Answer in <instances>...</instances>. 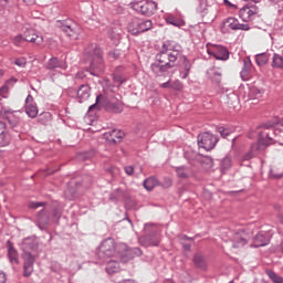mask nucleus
Returning a JSON list of instances; mask_svg holds the SVG:
<instances>
[{"mask_svg": "<svg viewBox=\"0 0 283 283\" xmlns=\"http://www.w3.org/2000/svg\"><path fill=\"white\" fill-rule=\"evenodd\" d=\"M182 64L180 65V76L181 78H187V76H189V71L191 70V62H189V60H187L186 56L181 57Z\"/></svg>", "mask_w": 283, "mask_h": 283, "instance_id": "nucleus-30", "label": "nucleus"}, {"mask_svg": "<svg viewBox=\"0 0 283 283\" xmlns=\"http://www.w3.org/2000/svg\"><path fill=\"white\" fill-rule=\"evenodd\" d=\"M111 202H124L126 209H134L136 207V199L132 196V192L127 189L123 190L120 188L115 189L109 195Z\"/></svg>", "mask_w": 283, "mask_h": 283, "instance_id": "nucleus-7", "label": "nucleus"}, {"mask_svg": "<svg viewBox=\"0 0 283 283\" xmlns=\"http://www.w3.org/2000/svg\"><path fill=\"white\" fill-rule=\"evenodd\" d=\"M182 25H185V20H182V18L178 19V28H182Z\"/></svg>", "mask_w": 283, "mask_h": 283, "instance_id": "nucleus-60", "label": "nucleus"}, {"mask_svg": "<svg viewBox=\"0 0 283 283\" xmlns=\"http://www.w3.org/2000/svg\"><path fill=\"white\" fill-rule=\"evenodd\" d=\"M266 275L268 277H270V280H272V282L274 283H283V277L280 276L277 273L271 271V270H266Z\"/></svg>", "mask_w": 283, "mask_h": 283, "instance_id": "nucleus-39", "label": "nucleus"}, {"mask_svg": "<svg viewBox=\"0 0 283 283\" xmlns=\"http://www.w3.org/2000/svg\"><path fill=\"white\" fill-rule=\"evenodd\" d=\"M193 174V170L189 167L181 166L178 169V177L179 178H189Z\"/></svg>", "mask_w": 283, "mask_h": 283, "instance_id": "nucleus-38", "label": "nucleus"}, {"mask_svg": "<svg viewBox=\"0 0 283 283\" xmlns=\"http://www.w3.org/2000/svg\"><path fill=\"white\" fill-rule=\"evenodd\" d=\"M52 115H50V113H43L39 118V123H41L42 125H45V119L44 118H51Z\"/></svg>", "mask_w": 283, "mask_h": 283, "instance_id": "nucleus-51", "label": "nucleus"}, {"mask_svg": "<svg viewBox=\"0 0 283 283\" xmlns=\"http://www.w3.org/2000/svg\"><path fill=\"white\" fill-rule=\"evenodd\" d=\"M237 30L248 31L251 30V28L249 27V24H240V22H237Z\"/></svg>", "mask_w": 283, "mask_h": 283, "instance_id": "nucleus-54", "label": "nucleus"}, {"mask_svg": "<svg viewBox=\"0 0 283 283\" xmlns=\"http://www.w3.org/2000/svg\"><path fill=\"white\" fill-rule=\"evenodd\" d=\"M90 158H94V150L81 153L77 155L78 160H90Z\"/></svg>", "mask_w": 283, "mask_h": 283, "instance_id": "nucleus-44", "label": "nucleus"}, {"mask_svg": "<svg viewBox=\"0 0 283 283\" xmlns=\"http://www.w3.org/2000/svg\"><path fill=\"white\" fill-rule=\"evenodd\" d=\"M218 132H219L220 136H222V138H227V136L231 135V129H229V128L219 127Z\"/></svg>", "mask_w": 283, "mask_h": 283, "instance_id": "nucleus-48", "label": "nucleus"}, {"mask_svg": "<svg viewBox=\"0 0 283 283\" xmlns=\"http://www.w3.org/2000/svg\"><path fill=\"white\" fill-rule=\"evenodd\" d=\"M57 28L70 36V39H78V25L72 20H57L56 22Z\"/></svg>", "mask_w": 283, "mask_h": 283, "instance_id": "nucleus-10", "label": "nucleus"}, {"mask_svg": "<svg viewBox=\"0 0 283 283\" xmlns=\"http://www.w3.org/2000/svg\"><path fill=\"white\" fill-rule=\"evenodd\" d=\"M8 145H10V137L8 136V132L0 134V147H8Z\"/></svg>", "mask_w": 283, "mask_h": 283, "instance_id": "nucleus-43", "label": "nucleus"}, {"mask_svg": "<svg viewBox=\"0 0 283 283\" xmlns=\"http://www.w3.org/2000/svg\"><path fill=\"white\" fill-rule=\"evenodd\" d=\"M270 54L269 53H259L255 55V63L256 65H259V67H264V65H266V63H269V59H270Z\"/></svg>", "mask_w": 283, "mask_h": 283, "instance_id": "nucleus-34", "label": "nucleus"}, {"mask_svg": "<svg viewBox=\"0 0 283 283\" xmlns=\"http://www.w3.org/2000/svg\"><path fill=\"white\" fill-rule=\"evenodd\" d=\"M119 270H120V264L117 261L111 260L107 262L106 273H108L109 275L114 273H118Z\"/></svg>", "mask_w": 283, "mask_h": 283, "instance_id": "nucleus-32", "label": "nucleus"}, {"mask_svg": "<svg viewBox=\"0 0 283 283\" xmlns=\"http://www.w3.org/2000/svg\"><path fill=\"white\" fill-rule=\"evenodd\" d=\"M117 249L122 251V261L129 262L133 258H140L143 255V250L139 248H132L127 247L125 243H118Z\"/></svg>", "mask_w": 283, "mask_h": 283, "instance_id": "nucleus-13", "label": "nucleus"}, {"mask_svg": "<svg viewBox=\"0 0 283 283\" xmlns=\"http://www.w3.org/2000/svg\"><path fill=\"white\" fill-rule=\"evenodd\" d=\"M272 67L274 70H283V57L280 54L274 53L272 57Z\"/></svg>", "mask_w": 283, "mask_h": 283, "instance_id": "nucleus-35", "label": "nucleus"}, {"mask_svg": "<svg viewBox=\"0 0 283 283\" xmlns=\"http://www.w3.org/2000/svg\"><path fill=\"white\" fill-rule=\"evenodd\" d=\"M251 59L243 60V67L240 72V76L242 81H249V76H251V67H252Z\"/></svg>", "mask_w": 283, "mask_h": 283, "instance_id": "nucleus-25", "label": "nucleus"}, {"mask_svg": "<svg viewBox=\"0 0 283 283\" xmlns=\"http://www.w3.org/2000/svg\"><path fill=\"white\" fill-rule=\"evenodd\" d=\"M161 87H164V88L169 87V81H168V82H166V83H164V84H161Z\"/></svg>", "mask_w": 283, "mask_h": 283, "instance_id": "nucleus-63", "label": "nucleus"}, {"mask_svg": "<svg viewBox=\"0 0 283 283\" xmlns=\"http://www.w3.org/2000/svg\"><path fill=\"white\" fill-rule=\"evenodd\" d=\"M273 134H275L273 125L263 124L261 130L258 133V143L251 146V154L245 155L244 160H251L253 156L262 154L269 145H273Z\"/></svg>", "mask_w": 283, "mask_h": 283, "instance_id": "nucleus-2", "label": "nucleus"}, {"mask_svg": "<svg viewBox=\"0 0 283 283\" xmlns=\"http://www.w3.org/2000/svg\"><path fill=\"white\" fill-rule=\"evenodd\" d=\"M231 167H232L231 157H229V156L224 157L220 164L221 172L224 174L226 171H229V169H231Z\"/></svg>", "mask_w": 283, "mask_h": 283, "instance_id": "nucleus-37", "label": "nucleus"}, {"mask_svg": "<svg viewBox=\"0 0 283 283\" xmlns=\"http://www.w3.org/2000/svg\"><path fill=\"white\" fill-rule=\"evenodd\" d=\"M108 57L112 59L113 61L120 59V51L118 49H115V50L108 52Z\"/></svg>", "mask_w": 283, "mask_h": 283, "instance_id": "nucleus-47", "label": "nucleus"}, {"mask_svg": "<svg viewBox=\"0 0 283 283\" xmlns=\"http://www.w3.org/2000/svg\"><path fill=\"white\" fill-rule=\"evenodd\" d=\"M193 262L197 269H201V270L207 269V260L201 253L195 254Z\"/></svg>", "mask_w": 283, "mask_h": 283, "instance_id": "nucleus-33", "label": "nucleus"}, {"mask_svg": "<svg viewBox=\"0 0 283 283\" xmlns=\"http://www.w3.org/2000/svg\"><path fill=\"white\" fill-rule=\"evenodd\" d=\"M104 105L106 112H112V114H122L123 112V102L112 97L104 98Z\"/></svg>", "mask_w": 283, "mask_h": 283, "instance_id": "nucleus-16", "label": "nucleus"}, {"mask_svg": "<svg viewBox=\"0 0 283 283\" xmlns=\"http://www.w3.org/2000/svg\"><path fill=\"white\" fill-rule=\"evenodd\" d=\"M92 88L87 84H83L77 90V98L80 103L87 101L91 96Z\"/></svg>", "mask_w": 283, "mask_h": 283, "instance_id": "nucleus-23", "label": "nucleus"}, {"mask_svg": "<svg viewBox=\"0 0 283 283\" xmlns=\"http://www.w3.org/2000/svg\"><path fill=\"white\" fill-rule=\"evenodd\" d=\"M270 176H272V178L280 179V178H282L283 172H277V168H272L270 170Z\"/></svg>", "mask_w": 283, "mask_h": 283, "instance_id": "nucleus-49", "label": "nucleus"}, {"mask_svg": "<svg viewBox=\"0 0 283 283\" xmlns=\"http://www.w3.org/2000/svg\"><path fill=\"white\" fill-rule=\"evenodd\" d=\"M123 136H125V133L117 129H114L109 134H106V138L111 143H120V140H123Z\"/></svg>", "mask_w": 283, "mask_h": 283, "instance_id": "nucleus-29", "label": "nucleus"}, {"mask_svg": "<svg viewBox=\"0 0 283 283\" xmlns=\"http://www.w3.org/2000/svg\"><path fill=\"white\" fill-rule=\"evenodd\" d=\"M22 260H23V276L30 277V275L34 273V262H36V258H34L32 253L25 251L22 254Z\"/></svg>", "mask_w": 283, "mask_h": 283, "instance_id": "nucleus-14", "label": "nucleus"}, {"mask_svg": "<svg viewBox=\"0 0 283 283\" xmlns=\"http://www.w3.org/2000/svg\"><path fill=\"white\" fill-rule=\"evenodd\" d=\"M124 171L127 174V176H134V166H126Z\"/></svg>", "mask_w": 283, "mask_h": 283, "instance_id": "nucleus-55", "label": "nucleus"}, {"mask_svg": "<svg viewBox=\"0 0 283 283\" xmlns=\"http://www.w3.org/2000/svg\"><path fill=\"white\" fill-rule=\"evenodd\" d=\"M25 114L29 118H36V116H39V108H36V104H34V97L30 94L25 98Z\"/></svg>", "mask_w": 283, "mask_h": 283, "instance_id": "nucleus-18", "label": "nucleus"}, {"mask_svg": "<svg viewBox=\"0 0 283 283\" xmlns=\"http://www.w3.org/2000/svg\"><path fill=\"white\" fill-rule=\"evenodd\" d=\"M7 276H6V273L3 272H0V283H6L7 282Z\"/></svg>", "mask_w": 283, "mask_h": 283, "instance_id": "nucleus-58", "label": "nucleus"}, {"mask_svg": "<svg viewBox=\"0 0 283 283\" xmlns=\"http://www.w3.org/2000/svg\"><path fill=\"white\" fill-rule=\"evenodd\" d=\"M7 249H8V256L11 262V264H19V252L17 249H14V245H12V242H7Z\"/></svg>", "mask_w": 283, "mask_h": 283, "instance_id": "nucleus-26", "label": "nucleus"}, {"mask_svg": "<svg viewBox=\"0 0 283 283\" xmlns=\"http://www.w3.org/2000/svg\"><path fill=\"white\" fill-rule=\"evenodd\" d=\"M143 185L146 191H153L156 187L160 186V181L156 177H148L144 180Z\"/></svg>", "mask_w": 283, "mask_h": 283, "instance_id": "nucleus-28", "label": "nucleus"}, {"mask_svg": "<svg viewBox=\"0 0 283 283\" xmlns=\"http://www.w3.org/2000/svg\"><path fill=\"white\" fill-rule=\"evenodd\" d=\"M176 61H178V51L171 45V42H165L156 55V62L150 65L151 72L156 76H163L167 70L174 67Z\"/></svg>", "mask_w": 283, "mask_h": 283, "instance_id": "nucleus-1", "label": "nucleus"}, {"mask_svg": "<svg viewBox=\"0 0 283 283\" xmlns=\"http://www.w3.org/2000/svg\"><path fill=\"white\" fill-rule=\"evenodd\" d=\"M45 70L54 72V70H67V64L59 57H51L44 65Z\"/></svg>", "mask_w": 283, "mask_h": 283, "instance_id": "nucleus-19", "label": "nucleus"}, {"mask_svg": "<svg viewBox=\"0 0 283 283\" xmlns=\"http://www.w3.org/2000/svg\"><path fill=\"white\" fill-rule=\"evenodd\" d=\"M116 253L122 258L123 250L118 249V244H116V241L113 238H107L102 241L97 251V258L102 262H106L108 258H114Z\"/></svg>", "mask_w": 283, "mask_h": 283, "instance_id": "nucleus-5", "label": "nucleus"}, {"mask_svg": "<svg viewBox=\"0 0 283 283\" xmlns=\"http://www.w3.org/2000/svg\"><path fill=\"white\" fill-rule=\"evenodd\" d=\"M134 25H137V29H134ZM151 20H134L133 25H128V32L133 34V36H138V34H143V32H149L153 28Z\"/></svg>", "mask_w": 283, "mask_h": 283, "instance_id": "nucleus-12", "label": "nucleus"}, {"mask_svg": "<svg viewBox=\"0 0 283 283\" xmlns=\"http://www.w3.org/2000/svg\"><path fill=\"white\" fill-rule=\"evenodd\" d=\"M61 216H62L61 210L56 208L42 209L38 212V216H36V227L41 231H48V227H50L52 222H59V220H61Z\"/></svg>", "mask_w": 283, "mask_h": 283, "instance_id": "nucleus-4", "label": "nucleus"}, {"mask_svg": "<svg viewBox=\"0 0 283 283\" xmlns=\"http://www.w3.org/2000/svg\"><path fill=\"white\" fill-rule=\"evenodd\" d=\"M18 80L14 77L9 78L6 84L0 87V96H8V92H10V87H14V83H17Z\"/></svg>", "mask_w": 283, "mask_h": 283, "instance_id": "nucleus-31", "label": "nucleus"}, {"mask_svg": "<svg viewBox=\"0 0 283 283\" xmlns=\"http://www.w3.org/2000/svg\"><path fill=\"white\" fill-rule=\"evenodd\" d=\"M165 21L166 23H168V25H175V28H178V19H176L174 14L171 13L166 14Z\"/></svg>", "mask_w": 283, "mask_h": 283, "instance_id": "nucleus-41", "label": "nucleus"}, {"mask_svg": "<svg viewBox=\"0 0 283 283\" xmlns=\"http://www.w3.org/2000/svg\"><path fill=\"white\" fill-rule=\"evenodd\" d=\"M184 156L190 165L203 171H209L213 167V159L209 156H202L193 150H187Z\"/></svg>", "mask_w": 283, "mask_h": 283, "instance_id": "nucleus-6", "label": "nucleus"}, {"mask_svg": "<svg viewBox=\"0 0 283 283\" xmlns=\"http://www.w3.org/2000/svg\"><path fill=\"white\" fill-rule=\"evenodd\" d=\"M95 107H96V103L88 107V112H92V109H95Z\"/></svg>", "mask_w": 283, "mask_h": 283, "instance_id": "nucleus-64", "label": "nucleus"}, {"mask_svg": "<svg viewBox=\"0 0 283 283\" xmlns=\"http://www.w3.org/2000/svg\"><path fill=\"white\" fill-rule=\"evenodd\" d=\"M277 220L281 222V224H283V214H277Z\"/></svg>", "mask_w": 283, "mask_h": 283, "instance_id": "nucleus-62", "label": "nucleus"}, {"mask_svg": "<svg viewBox=\"0 0 283 283\" xmlns=\"http://www.w3.org/2000/svg\"><path fill=\"white\" fill-rule=\"evenodd\" d=\"M86 56L91 57L90 72L92 76H101L105 72V61L103 60V50L98 44H91L85 49Z\"/></svg>", "mask_w": 283, "mask_h": 283, "instance_id": "nucleus-3", "label": "nucleus"}, {"mask_svg": "<svg viewBox=\"0 0 283 283\" xmlns=\"http://www.w3.org/2000/svg\"><path fill=\"white\" fill-rule=\"evenodd\" d=\"M145 247H158L160 244V232L158 230L144 237Z\"/></svg>", "mask_w": 283, "mask_h": 283, "instance_id": "nucleus-22", "label": "nucleus"}, {"mask_svg": "<svg viewBox=\"0 0 283 283\" xmlns=\"http://www.w3.org/2000/svg\"><path fill=\"white\" fill-rule=\"evenodd\" d=\"M38 248L39 244L36 243V239L33 237H28L22 242V249L24 252L36 251Z\"/></svg>", "mask_w": 283, "mask_h": 283, "instance_id": "nucleus-24", "label": "nucleus"}, {"mask_svg": "<svg viewBox=\"0 0 283 283\" xmlns=\"http://www.w3.org/2000/svg\"><path fill=\"white\" fill-rule=\"evenodd\" d=\"M113 81L115 83H119V85H123V83H125V80H123V76L116 75V74L113 75Z\"/></svg>", "mask_w": 283, "mask_h": 283, "instance_id": "nucleus-53", "label": "nucleus"}, {"mask_svg": "<svg viewBox=\"0 0 283 283\" xmlns=\"http://www.w3.org/2000/svg\"><path fill=\"white\" fill-rule=\"evenodd\" d=\"M266 244H269V238H266V235H264L263 233H259L255 235L251 247L258 249L260 247H266Z\"/></svg>", "mask_w": 283, "mask_h": 283, "instance_id": "nucleus-27", "label": "nucleus"}, {"mask_svg": "<svg viewBox=\"0 0 283 283\" xmlns=\"http://www.w3.org/2000/svg\"><path fill=\"white\" fill-rule=\"evenodd\" d=\"M24 41L28 43H34L35 45H42L43 36L38 34L33 29L24 31Z\"/></svg>", "mask_w": 283, "mask_h": 283, "instance_id": "nucleus-21", "label": "nucleus"}, {"mask_svg": "<svg viewBox=\"0 0 283 283\" xmlns=\"http://www.w3.org/2000/svg\"><path fill=\"white\" fill-rule=\"evenodd\" d=\"M23 41H25V32L22 34H18L13 38V44L18 48L22 45Z\"/></svg>", "mask_w": 283, "mask_h": 283, "instance_id": "nucleus-45", "label": "nucleus"}, {"mask_svg": "<svg viewBox=\"0 0 283 283\" xmlns=\"http://www.w3.org/2000/svg\"><path fill=\"white\" fill-rule=\"evenodd\" d=\"M255 14H258V7H243L239 11L240 19L245 23L253 20Z\"/></svg>", "mask_w": 283, "mask_h": 283, "instance_id": "nucleus-20", "label": "nucleus"}, {"mask_svg": "<svg viewBox=\"0 0 283 283\" xmlns=\"http://www.w3.org/2000/svg\"><path fill=\"white\" fill-rule=\"evenodd\" d=\"M28 6H34L36 3V0H22Z\"/></svg>", "mask_w": 283, "mask_h": 283, "instance_id": "nucleus-59", "label": "nucleus"}, {"mask_svg": "<svg viewBox=\"0 0 283 283\" xmlns=\"http://www.w3.org/2000/svg\"><path fill=\"white\" fill-rule=\"evenodd\" d=\"M8 130L6 123L0 120V134H6Z\"/></svg>", "mask_w": 283, "mask_h": 283, "instance_id": "nucleus-57", "label": "nucleus"}, {"mask_svg": "<svg viewBox=\"0 0 283 283\" xmlns=\"http://www.w3.org/2000/svg\"><path fill=\"white\" fill-rule=\"evenodd\" d=\"M76 78H85V73L78 72V73L76 74Z\"/></svg>", "mask_w": 283, "mask_h": 283, "instance_id": "nucleus-61", "label": "nucleus"}, {"mask_svg": "<svg viewBox=\"0 0 283 283\" xmlns=\"http://www.w3.org/2000/svg\"><path fill=\"white\" fill-rule=\"evenodd\" d=\"M45 203L44 202H32L30 203L31 209H39V207H43Z\"/></svg>", "mask_w": 283, "mask_h": 283, "instance_id": "nucleus-56", "label": "nucleus"}, {"mask_svg": "<svg viewBox=\"0 0 283 283\" xmlns=\"http://www.w3.org/2000/svg\"><path fill=\"white\" fill-rule=\"evenodd\" d=\"M249 96H250V98L255 101L262 96V91H260L258 87H252L250 90Z\"/></svg>", "mask_w": 283, "mask_h": 283, "instance_id": "nucleus-42", "label": "nucleus"}, {"mask_svg": "<svg viewBox=\"0 0 283 283\" xmlns=\"http://www.w3.org/2000/svg\"><path fill=\"white\" fill-rule=\"evenodd\" d=\"M197 143L206 151H211L218 145V137L209 132L201 133L197 137Z\"/></svg>", "mask_w": 283, "mask_h": 283, "instance_id": "nucleus-9", "label": "nucleus"}, {"mask_svg": "<svg viewBox=\"0 0 283 283\" xmlns=\"http://www.w3.org/2000/svg\"><path fill=\"white\" fill-rule=\"evenodd\" d=\"M13 64L18 67H25V65H28V61L25 60V57H18L13 61Z\"/></svg>", "mask_w": 283, "mask_h": 283, "instance_id": "nucleus-46", "label": "nucleus"}, {"mask_svg": "<svg viewBox=\"0 0 283 283\" xmlns=\"http://www.w3.org/2000/svg\"><path fill=\"white\" fill-rule=\"evenodd\" d=\"M207 52L210 56L217 59V61H227L229 59V50H227L224 46H210L208 48Z\"/></svg>", "mask_w": 283, "mask_h": 283, "instance_id": "nucleus-15", "label": "nucleus"}, {"mask_svg": "<svg viewBox=\"0 0 283 283\" xmlns=\"http://www.w3.org/2000/svg\"><path fill=\"white\" fill-rule=\"evenodd\" d=\"M223 28H226V30H238V19H235V18H228L223 22Z\"/></svg>", "mask_w": 283, "mask_h": 283, "instance_id": "nucleus-36", "label": "nucleus"}, {"mask_svg": "<svg viewBox=\"0 0 283 283\" xmlns=\"http://www.w3.org/2000/svg\"><path fill=\"white\" fill-rule=\"evenodd\" d=\"M187 241L181 242L182 247H184V252L186 258H189V253L191 251V243L193 242V239H186Z\"/></svg>", "mask_w": 283, "mask_h": 283, "instance_id": "nucleus-40", "label": "nucleus"}, {"mask_svg": "<svg viewBox=\"0 0 283 283\" xmlns=\"http://www.w3.org/2000/svg\"><path fill=\"white\" fill-rule=\"evenodd\" d=\"M250 240L251 234L247 233L244 230L232 232L230 237L232 249H242L245 244H249Z\"/></svg>", "mask_w": 283, "mask_h": 283, "instance_id": "nucleus-11", "label": "nucleus"}, {"mask_svg": "<svg viewBox=\"0 0 283 283\" xmlns=\"http://www.w3.org/2000/svg\"><path fill=\"white\" fill-rule=\"evenodd\" d=\"M199 12H205L207 10V0H199Z\"/></svg>", "mask_w": 283, "mask_h": 283, "instance_id": "nucleus-52", "label": "nucleus"}, {"mask_svg": "<svg viewBox=\"0 0 283 283\" xmlns=\"http://www.w3.org/2000/svg\"><path fill=\"white\" fill-rule=\"evenodd\" d=\"M171 185H172L171 178H164V182L160 184V186H163L164 189H169Z\"/></svg>", "mask_w": 283, "mask_h": 283, "instance_id": "nucleus-50", "label": "nucleus"}, {"mask_svg": "<svg viewBox=\"0 0 283 283\" xmlns=\"http://www.w3.org/2000/svg\"><path fill=\"white\" fill-rule=\"evenodd\" d=\"M132 8L138 14H143V17H154L158 4L151 0H138L133 2Z\"/></svg>", "mask_w": 283, "mask_h": 283, "instance_id": "nucleus-8", "label": "nucleus"}, {"mask_svg": "<svg viewBox=\"0 0 283 283\" xmlns=\"http://www.w3.org/2000/svg\"><path fill=\"white\" fill-rule=\"evenodd\" d=\"M0 116H2L4 120H8L10 127L12 128L17 127V125L20 123L19 116H17V112H13L10 108H1Z\"/></svg>", "mask_w": 283, "mask_h": 283, "instance_id": "nucleus-17", "label": "nucleus"}]
</instances>
